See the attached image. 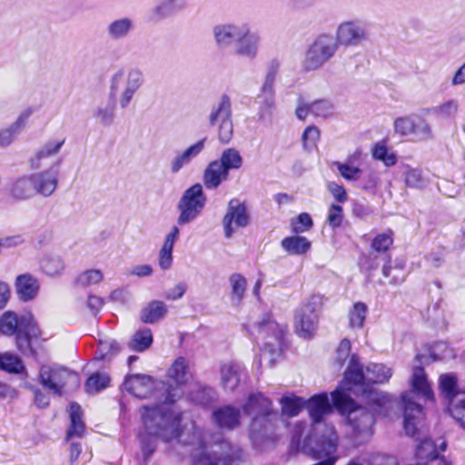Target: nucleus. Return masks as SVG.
Here are the masks:
<instances>
[{"label":"nucleus","instance_id":"obj_61","mask_svg":"<svg viewBox=\"0 0 465 465\" xmlns=\"http://www.w3.org/2000/svg\"><path fill=\"white\" fill-rule=\"evenodd\" d=\"M337 168L341 175L348 181L358 182L362 174V171L359 167L352 166L346 163H337Z\"/></svg>","mask_w":465,"mask_h":465},{"label":"nucleus","instance_id":"obj_36","mask_svg":"<svg viewBox=\"0 0 465 465\" xmlns=\"http://www.w3.org/2000/svg\"><path fill=\"white\" fill-rule=\"evenodd\" d=\"M217 161L228 174L232 170H239L243 164V158L240 152L232 147L224 149Z\"/></svg>","mask_w":465,"mask_h":465},{"label":"nucleus","instance_id":"obj_58","mask_svg":"<svg viewBox=\"0 0 465 465\" xmlns=\"http://www.w3.org/2000/svg\"><path fill=\"white\" fill-rule=\"evenodd\" d=\"M313 225L311 215L307 213H300L292 223V230L294 233H302L309 231Z\"/></svg>","mask_w":465,"mask_h":465},{"label":"nucleus","instance_id":"obj_5","mask_svg":"<svg viewBox=\"0 0 465 465\" xmlns=\"http://www.w3.org/2000/svg\"><path fill=\"white\" fill-rule=\"evenodd\" d=\"M411 385V390L402 392L401 398L404 410L403 429L407 435L413 437L417 432V421L423 415L422 406L415 401V395L433 401L434 393L421 366L413 368Z\"/></svg>","mask_w":465,"mask_h":465},{"label":"nucleus","instance_id":"obj_18","mask_svg":"<svg viewBox=\"0 0 465 465\" xmlns=\"http://www.w3.org/2000/svg\"><path fill=\"white\" fill-rule=\"evenodd\" d=\"M123 386L128 393L139 399L151 397L156 389L153 379L146 374L127 375Z\"/></svg>","mask_w":465,"mask_h":465},{"label":"nucleus","instance_id":"obj_32","mask_svg":"<svg viewBox=\"0 0 465 465\" xmlns=\"http://www.w3.org/2000/svg\"><path fill=\"white\" fill-rule=\"evenodd\" d=\"M166 304L158 300L151 301L140 312V320L146 324H153L163 320L167 314Z\"/></svg>","mask_w":465,"mask_h":465},{"label":"nucleus","instance_id":"obj_37","mask_svg":"<svg viewBox=\"0 0 465 465\" xmlns=\"http://www.w3.org/2000/svg\"><path fill=\"white\" fill-rule=\"evenodd\" d=\"M134 29V21L131 18L124 17L110 23L107 26V35L112 40L125 38Z\"/></svg>","mask_w":465,"mask_h":465},{"label":"nucleus","instance_id":"obj_22","mask_svg":"<svg viewBox=\"0 0 465 465\" xmlns=\"http://www.w3.org/2000/svg\"><path fill=\"white\" fill-rule=\"evenodd\" d=\"M246 375V369L240 362L231 361L221 366V379L225 391H235Z\"/></svg>","mask_w":465,"mask_h":465},{"label":"nucleus","instance_id":"obj_56","mask_svg":"<svg viewBox=\"0 0 465 465\" xmlns=\"http://www.w3.org/2000/svg\"><path fill=\"white\" fill-rule=\"evenodd\" d=\"M403 174L406 186L420 189L425 185L420 170L409 167Z\"/></svg>","mask_w":465,"mask_h":465},{"label":"nucleus","instance_id":"obj_59","mask_svg":"<svg viewBox=\"0 0 465 465\" xmlns=\"http://www.w3.org/2000/svg\"><path fill=\"white\" fill-rule=\"evenodd\" d=\"M343 220V209L341 205L332 203L329 207L327 222L332 229L341 225Z\"/></svg>","mask_w":465,"mask_h":465},{"label":"nucleus","instance_id":"obj_49","mask_svg":"<svg viewBox=\"0 0 465 465\" xmlns=\"http://www.w3.org/2000/svg\"><path fill=\"white\" fill-rule=\"evenodd\" d=\"M371 155L375 160L381 161L385 166L391 167L396 164L397 156L394 153H389L384 143H377L371 150Z\"/></svg>","mask_w":465,"mask_h":465},{"label":"nucleus","instance_id":"obj_55","mask_svg":"<svg viewBox=\"0 0 465 465\" xmlns=\"http://www.w3.org/2000/svg\"><path fill=\"white\" fill-rule=\"evenodd\" d=\"M229 281L232 286V296L241 301L246 290V279L240 273H232Z\"/></svg>","mask_w":465,"mask_h":465},{"label":"nucleus","instance_id":"obj_20","mask_svg":"<svg viewBox=\"0 0 465 465\" xmlns=\"http://www.w3.org/2000/svg\"><path fill=\"white\" fill-rule=\"evenodd\" d=\"M32 183L34 184L35 194H40L44 197L51 196L58 185V171L54 168L31 173Z\"/></svg>","mask_w":465,"mask_h":465},{"label":"nucleus","instance_id":"obj_53","mask_svg":"<svg viewBox=\"0 0 465 465\" xmlns=\"http://www.w3.org/2000/svg\"><path fill=\"white\" fill-rule=\"evenodd\" d=\"M333 112L334 106L329 100L320 99L311 103V114L314 116L327 118L332 115Z\"/></svg>","mask_w":465,"mask_h":465},{"label":"nucleus","instance_id":"obj_6","mask_svg":"<svg viewBox=\"0 0 465 465\" xmlns=\"http://www.w3.org/2000/svg\"><path fill=\"white\" fill-rule=\"evenodd\" d=\"M248 331L251 336L263 341L261 357L267 359L270 366L275 361V356L280 355L284 344L286 326L277 323L270 313H264L260 320L250 324Z\"/></svg>","mask_w":465,"mask_h":465},{"label":"nucleus","instance_id":"obj_3","mask_svg":"<svg viewBox=\"0 0 465 465\" xmlns=\"http://www.w3.org/2000/svg\"><path fill=\"white\" fill-rule=\"evenodd\" d=\"M333 403L330 402L327 393L313 395L305 401V409L312 421L311 433L305 439V444L311 448L313 458L336 453L338 435L331 423L323 421V417L331 412Z\"/></svg>","mask_w":465,"mask_h":465},{"label":"nucleus","instance_id":"obj_43","mask_svg":"<svg viewBox=\"0 0 465 465\" xmlns=\"http://www.w3.org/2000/svg\"><path fill=\"white\" fill-rule=\"evenodd\" d=\"M186 7V0H163L154 7L153 13L156 16L163 18L179 13Z\"/></svg>","mask_w":465,"mask_h":465},{"label":"nucleus","instance_id":"obj_60","mask_svg":"<svg viewBox=\"0 0 465 465\" xmlns=\"http://www.w3.org/2000/svg\"><path fill=\"white\" fill-rule=\"evenodd\" d=\"M392 243L393 239L391 234L380 233L372 240L371 248L375 252L385 253Z\"/></svg>","mask_w":465,"mask_h":465},{"label":"nucleus","instance_id":"obj_13","mask_svg":"<svg viewBox=\"0 0 465 465\" xmlns=\"http://www.w3.org/2000/svg\"><path fill=\"white\" fill-rule=\"evenodd\" d=\"M333 36L339 47L349 48L357 47L368 42L370 33L365 21L351 19L340 23Z\"/></svg>","mask_w":465,"mask_h":465},{"label":"nucleus","instance_id":"obj_4","mask_svg":"<svg viewBox=\"0 0 465 465\" xmlns=\"http://www.w3.org/2000/svg\"><path fill=\"white\" fill-rule=\"evenodd\" d=\"M242 412L250 419L248 434L254 445L260 446L273 439L280 415L269 398L261 392L251 393L242 405Z\"/></svg>","mask_w":465,"mask_h":465},{"label":"nucleus","instance_id":"obj_25","mask_svg":"<svg viewBox=\"0 0 465 465\" xmlns=\"http://www.w3.org/2000/svg\"><path fill=\"white\" fill-rule=\"evenodd\" d=\"M33 113L34 109L32 107L26 108L9 127L0 130L1 147L9 146L15 140Z\"/></svg>","mask_w":465,"mask_h":465},{"label":"nucleus","instance_id":"obj_29","mask_svg":"<svg viewBox=\"0 0 465 465\" xmlns=\"http://www.w3.org/2000/svg\"><path fill=\"white\" fill-rule=\"evenodd\" d=\"M39 288L38 280L30 273L21 274L15 280L16 292L24 302L33 300L37 295Z\"/></svg>","mask_w":465,"mask_h":465},{"label":"nucleus","instance_id":"obj_42","mask_svg":"<svg viewBox=\"0 0 465 465\" xmlns=\"http://www.w3.org/2000/svg\"><path fill=\"white\" fill-rule=\"evenodd\" d=\"M71 426L66 431V440L73 437H81L84 431V424L82 420L81 407L76 402L70 405Z\"/></svg>","mask_w":465,"mask_h":465},{"label":"nucleus","instance_id":"obj_50","mask_svg":"<svg viewBox=\"0 0 465 465\" xmlns=\"http://www.w3.org/2000/svg\"><path fill=\"white\" fill-rule=\"evenodd\" d=\"M368 307L364 302H358L354 303L352 308L349 311V322L351 328H362Z\"/></svg>","mask_w":465,"mask_h":465},{"label":"nucleus","instance_id":"obj_31","mask_svg":"<svg viewBox=\"0 0 465 465\" xmlns=\"http://www.w3.org/2000/svg\"><path fill=\"white\" fill-rule=\"evenodd\" d=\"M343 381L349 385H367L366 370L361 364L359 357L352 354L344 371Z\"/></svg>","mask_w":465,"mask_h":465},{"label":"nucleus","instance_id":"obj_9","mask_svg":"<svg viewBox=\"0 0 465 465\" xmlns=\"http://www.w3.org/2000/svg\"><path fill=\"white\" fill-rule=\"evenodd\" d=\"M41 385L57 397L64 392L78 388L80 380L78 374L58 365H42L39 370Z\"/></svg>","mask_w":465,"mask_h":465},{"label":"nucleus","instance_id":"obj_39","mask_svg":"<svg viewBox=\"0 0 465 465\" xmlns=\"http://www.w3.org/2000/svg\"><path fill=\"white\" fill-rule=\"evenodd\" d=\"M391 369L381 363H369L366 366L367 385L384 383L391 377Z\"/></svg>","mask_w":465,"mask_h":465},{"label":"nucleus","instance_id":"obj_2","mask_svg":"<svg viewBox=\"0 0 465 465\" xmlns=\"http://www.w3.org/2000/svg\"><path fill=\"white\" fill-rule=\"evenodd\" d=\"M145 433L140 435V442L144 460L155 451L157 439L170 441L181 436V414H173L163 404L141 409Z\"/></svg>","mask_w":465,"mask_h":465},{"label":"nucleus","instance_id":"obj_30","mask_svg":"<svg viewBox=\"0 0 465 465\" xmlns=\"http://www.w3.org/2000/svg\"><path fill=\"white\" fill-rule=\"evenodd\" d=\"M143 84V74L140 69L133 68L128 72L125 88L120 98V105L125 108L131 102L134 94Z\"/></svg>","mask_w":465,"mask_h":465},{"label":"nucleus","instance_id":"obj_17","mask_svg":"<svg viewBox=\"0 0 465 465\" xmlns=\"http://www.w3.org/2000/svg\"><path fill=\"white\" fill-rule=\"evenodd\" d=\"M236 227H246L249 224L250 217L244 203L238 199H232L228 203L227 213L223 219L224 236L231 238L234 232L232 223Z\"/></svg>","mask_w":465,"mask_h":465},{"label":"nucleus","instance_id":"obj_19","mask_svg":"<svg viewBox=\"0 0 465 465\" xmlns=\"http://www.w3.org/2000/svg\"><path fill=\"white\" fill-rule=\"evenodd\" d=\"M260 43V35L257 32H252L247 25L233 48V54L237 56L253 60L258 55Z\"/></svg>","mask_w":465,"mask_h":465},{"label":"nucleus","instance_id":"obj_24","mask_svg":"<svg viewBox=\"0 0 465 465\" xmlns=\"http://www.w3.org/2000/svg\"><path fill=\"white\" fill-rule=\"evenodd\" d=\"M9 196L17 202L27 201L34 195V184L32 183L30 174L22 175L7 186Z\"/></svg>","mask_w":465,"mask_h":465},{"label":"nucleus","instance_id":"obj_7","mask_svg":"<svg viewBox=\"0 0 465 465\" xmlns=\"http://www.w3.org/2000/svg\"><path fill=\"white\" fill-rule=\"evenodd\" d=\"M0 332L6 336H15L18 351L25 356H35L32 347V339L38 336V329L30 316L18 317L7 311L0 317Z\"/></svg>","mask_w":465,"mask_h":465},{"label":"nucleus","instance_id":"obj_11","mask_svg":"<svg viewBox=\"0 0 465 465\" xmlns=\"http://www.w3.org/2000/svg\"><path fill=\"white\" fill-rule=\"evenodd\" d=\"M322 306V297L312 295L295 312L294 323L297 334L304 339L313 337L318 328L319 313Z\"/></svg>","mask_w":465,"mask_h":465},{"label":"nucleus","instance_id":"obj_54","mask_svg":"<svg viewBox=\"0 0 465 465\" xmlns=\"http://www.w3.org/2000/svg\"><path fill=\"white\" fill-rule=\"evenodd\" d=\"M103 280V273L100 270H87L81 273L75 280V284L81 287H88L97 284Z\"/></svg>","mask_w":465,"mask_h":465},{"label":"nucleus","instance_id":"obj_48","mask_svg":"<svg viewBox=\"0 0 465 465\" xmlns=\"http://www.w3.org/2000/svg\"><path fill=\"white\" fill-rule=\"evenodd\" d=\"M110 381L107 373L96 371L86 380L85 389L88 392H98L109 387Z\"/></svg>","mask_w":465,"mask_h":465},{"label":"nucleus","instance_id":"obj_10","mask_svg":"<svg viewBox=\"0 0 465 465\" xmlns=\"http://www.w3.org/2000/svg\"><path fill=\"white\" fill-rule=\"evenodd\" d=\"M232 104L229 94H222L212 104L207 116L210 127L217 126L218 140L223 144L229 143L233 136Z\"/></svg>","mask_w":465,"mask_h":465},{"label":"nucleus","instance_id":"obj_21","mask_svg":"<svg viewBox=\"0 0 465 465\" xmlns=\"http://www.w3.org/2000/svg\"><path fill=\"white\" fill-rule=\"evenodd\" d=\"M247 25L225 24L213 28L216 44L220 48L235 47Z\"/></svg>","mask_w":465,"mask_h":465},{"label":"nucleus","instance_id":"obj_27","mask_svg":"<svg viewBox=\"0 0 465 465\" xmlns=\"http://www.w3.org/2000/svg\"><path fill=\"white\" fill-rule=\"evenodd\" d=\"M223 451L213 450L203 453L197 460L196 465H232L233 456L231 453L229 442L223 440L220 444Z\"/></svg>","mask_w":465,"mask_h":465},{"label":"nucleus","instance_id":"obj_63","mask_svg":"<svg viewBox=\"0 0 465 465\" xmlns=\"http://www.w3.org/2000/svg\"><path fill=\"white\" fill-rule=\"evenodd\" d=\"M378 176L373 173H369L364 176H361L358 180L357 186L364 191L374 190L378 184Z\"/></svg>","mask_w":465,"mask_h":465},{"label":"nucleus","instance_id":"obj_33","mask_svg":"<svg viewBox=\"0 0 465 465\" xmlns=\"http://www.w3.org/2000/svg\"><path fill=\"white\" fill-rule=\"evenodd\" d=\"M229 175L217 160H213L205 168L203 172V183L207 189L218 188L223 181L228 179Z\"/></svg>","mask_w":465,"mask_h":465},{"label":"nucleus","instance_id":"obj_28","mask_svg":"<svg viewBox=\"0 0 465 465\" xmlns=\"http://www.w3.org/2000/svg\"><path fill=\"white\" fill-rule=\"evenodd\" d=\"M440 396L449 405L453 400L458 399V395L465 393L460 390L458 385V378L454 373L441 374L439 378Z\"/></svg>","mask_w":465,"mask_h":465},{"label":"nucleus","instance_id":"obj_14","mask_svg":"<svg viewBox=\"0 0 465 465\" xmlns=\"http://www.w3.org/2000/svg\"><path fill=\"white\" fill-rule=\"evenodd\" d=\"M280 64L276 60H272L267 68L264 81L261 86L260 93L255 98V103L259 105V119H263L271 114L275 105L274 84L279 72Z\"/></svg>","mask_w":465,"mask_h":465},{"label":"nucleus","instance_id":"obj_51","mask_svg":"<svg viewBox=\"0 0 465 465\" xmlns=\"http://www.w3.org/2000/svg\"><path fill=\"white\" fill-rule=\"evenodd\" d=\"M43 272L49 276L60 274L64 269V263L59 256H45L41 262Z\"/></svg>","mask_w":465,"mask_h":465},{"label":"nucleus","instance_id":"obj_45","mask_svg":"<svg viewBox=\"0 0 465 465\" xmlns=\"http://www.w3.org/2000/svg\"><path fill=\"white\" fill-rule=\"evenodd\" d=\"M116 104L114 101L107 103L104 105L97 106L93 111V116L96 122L104 127H109L113 124L115 118Z\"/></svg>","mask_w":465,"mask_h":465},{"label":"nucleus","instance_id":"obj_44","mask_svg":"<svg viewBox=\"0 0 465 465\" xmlns=\"http://www.w3.org/2000/svg\"><path fill=\"white\" fill-rule=\"evenodd\" d=\"M282 414L287 417L297 416L305 408V400L298 396H282L280 400Z\"/></svg>","mask_w":465,"mask_h":465},{"label":"nucleus","instance_id":"obj_46","mask_svg":"<svg viewBox=\"0 0 465 465\" xmlns=\"http://www.w3.org/2000/svg\"><path fill=\"white\" fill-rule=\"evenodd\" d=\"M120 350L121 347L117 341L114 339L100 340L94 360L104 361L118 353Z\"/></svg>","mask_w":465,"mask_h":465},{"label":"nucleus","instance_id":"obj_57","mask_svg":"<svg viewBox=\"0 0 465 465\" xmlns=\"http://www.w3.org/2000/svg\"><path fill=\"white\" fill-rule=\"evenodd\" d=\"M320 139V130L315 125H310L305 128L302 133V141L305 150L310 151L316 145L317 141Z\"/></svg>","mask_w":465,"mask_h":465},{"label":"nucleus","instance_id":"obj_12","mask_svg":"<svg viewBox=\"0 0 465 465\" xmlns=\"http://www.w3.org/2000/svg\"><path fill=\"white\" fill-rule=\"evenodd\" d=\"M206 201L202 184L195 183L186 189L177 204L180 213L177 218L178 224L184 225L193 222L203 212Z\"/></svg>","mask_w":465,"mask_h":465},{"label":"nucleus","instance_id":"obj_8","mask_svg":"<svg viewBox=\"0 0 465 465\" xmlns=\"http://www.w3.org/2000/svg\"><path fill=\"white\" fill-rule=\"evenodd\" d=\"M339 50L334 36L330 33H322L314 37L308 45L302 67L305 72L316 71L331 61Z\"/></svg>","mask_w":465,"mask_h":465},{"label":"nucleus","instance_id":"obj_47","mask_svg":"<svg viewBox=\"0 0 465 465\" xmlns=\"http://www.w3.org/2000/svg\"><path fill=\"white\" fill-rule=\"evenodd\" d=\"M0 370L8 373L19 374L25 371V366L19 357L4 353L0 355Z\"/></svg>","mask_w":465,"mask_h":465},{"label":"nucleus","instance_id":"obj_15","mask_svg":"<svg viewBox=\"0 0 465 465\" xmlns=\"http://www.w3.org/2000/svg\"><path fill=\"white\" fill-rule=\"evenodd\" d=\"M394 132L401 136L414 135L418 141L433 139V133L429 123L416 114L397 117L393 123Z\"/></svg>","mask_w":465,"mask_h":465},{"label":"nucleus","instance_id":"obj_41","mask_svg":"<svg viewBox=\"0 0 465 465\" xmlns=\"http://www.w3.org/2000/svg\"><path fill=\"white\" fill-rule=\"evenodd\" d=\"M153 333L149 328L136 331L128 342V347L136 352H143L153 343Z\"/></svg>","mask_w":465,"mask_h":465},{"label":"nucleus","instance_id":"obj_35","mask_svg":"<svg viewBox=\"0 0 465 465\" xmlns=\"http://www.w3.org/2000/svg\"><path fill=\"white\" fill-rule=\"evenodd\" d=\"M415 455L420 460H435L440 459L445 465H450V462L444 456L439 455L434 441L430 438L420 440L416 447Z\"/></svg>","mask_w":465,"mask_h":465},{"label":"nucleus","instance_id":"obj_62","mask_svg":"<svg viewBox=\"0 0 465 465\" xmlns=\"http://www.w3.org/2000/svg\"><path fill=\"white\" fill-rule=\"evenodd\" d=\"M351 341L348 339L341 341L339 347L336 350V362L341 368L351 353Z\"/></svg>","mask_w":465,"mask_h":465},{"label":"nucleus","instance_id":"obj_52","mask_svg":"<svg viewBox=\"0 0 465 465\" xmlns=\"http://www.w3.org/2000/svg\"><path fill=\"white\" fill-rule=\"evenodd\" d=\"M453 401L448 405V411L460 427L465 429V393L459 394L458 399Z\"/></svg>","mask_w":465,"mask_h":465},{"label":"nucleus","instance_id":"obj_64","mask_svg":"<svg viewBox=\"0 0 465 465\" xmlns=\"http://www.w3.org/2000/svg\"><path fill=\"white\" fill-rule=\"evenodd\" d=\"M458 104L455 100H450L437 106L434 112L446 117H450L456 114Z\"/></svg>","mask_w":465,"mask_h":465},{"label":"nucleus","instance_id":"obj_40","mask_svg":"<svg viewBox=\"0 0 465 465\" xmlns=\"http://www.w3.org/2000/svg\"><path fill=\"white\" fill-rule=\"evenodd\" d=\"M64 143V139L61 141H48L46 142L35 153V157L31 159V167L33 169H39L41 167V161L47 157L56 154Z\"/></svg>","mask_w":465,"mask_h":465},{"label":"nucleus","instance_id":"obj_16","mask_svg":"<svg viewBox=\"0 0 465 465\" xmlns=\"http://www.w3.org/2000/svg\"><path fill=\"white\" fill-rule=\"evenodd\" d=\"M168 377L175 382V385H163L165 392L163 403L173 404L183 394L181 386L185 384L191 378V374L188 371L187 360L183 357L176 359L168 370Z\"/></svg>","mask_w":465,"mask_h":465},{"label":"nucleus","instance_id":"obj_26","mask_svg":"<svg viewBox=\"0 0 465 465\" xmlns=\"http://www.w3.org/2000/svg\"><path fill=\"white\" fill-rule=\"evenodd\" d=\"M213 418L218 427L232 430L240 424L241 411L236 407L225 405L214 410Z\"/></svg>","mask_w":465,"mask_h":465},{"label":"nucleus","instance_id":"obj_23","mask_svg":"<svg viewBox=\"0 0 465 465\" xmlns=\"http://www.w3.org/2000/svg\"><path fill=\"white\" fill-rule=\"evenodd\" d=\"M207 138L203 137L195 143L190 145L185 150L177 152L175 156L170 162V171L172 173H179L183 167L189 165L205 147Z\"/></svg>","mask_w":465,"mask_h":465},{"label":"nucleus","instance_id":"obj_38","mask_svg":"<svg viewBox=\"0 0 465 465\" xmlns=\"http://www.w3.org/2000/svg\"><path fill=\"white\" fill-rule=\"evenodd\" d=\"M188 398L193 403L206 407L216 401L217 393L209 386H198L189 392Z\"/></svg>","mask_w":465,"mask_h":465},{"label":"nucleus","instance_id":"obj_1","mask_svg":"<svg viewBox=\"0 0 465 465\" xmlns=\"http://www.w3.org/2000/svg\"><path fill=\"white\" fill-rule=\"evenodd\" d=\"M335 409L347 416L348 423L358 433L368 431L374 424V413L386 415L392 405L391 395L378 391H370L367 394L369 409L360 406L343 390L337 388L331 393Z\"/></svg>","mask_w":465,"mask_h":465},{"label":"nucleus","instance_id":"obj_34","mask_svg":"<svg viewBox=\"0 0 465 465\" xmlns=\"http://www.w3.org/2000/svg\"><path fill=\"white\" fill-rule=\"evenodd\" d=\"M281 246L291 255H302L311 249L312 242L304 236L292 235L283 238Z\"/></svg>","mask_w":465,"mask_h":465}]
</instances>
